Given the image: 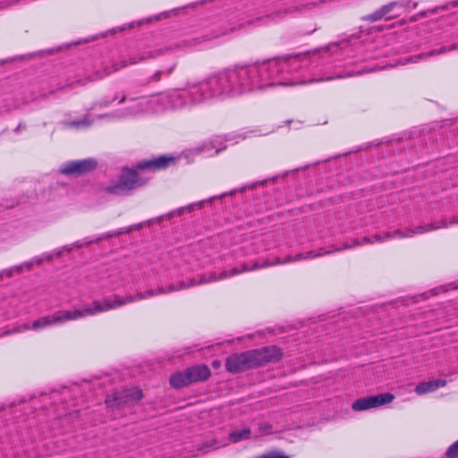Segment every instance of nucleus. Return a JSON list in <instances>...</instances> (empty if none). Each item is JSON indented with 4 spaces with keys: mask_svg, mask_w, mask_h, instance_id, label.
<instances>
[{
    "mask_svg": "<svg viewBox=\"0 0 458 458\" xmlns=\"http://www.w3.org/2000/svg\"><path fill=\"white\" fill-rule=\"evenodd\" d=\"M361 47L359 36L352 34L331 42L312 54L284 55L273 59L241 63L211 74L204 81L174 90L168 95L142 97L136 99L135 108L141 113L191 111V107L210 98H225L274 86H295L305 83L344 79L362 74L361 71L335 72L326 78H315L313 68L326 56L338 52L351 53Z\"/></svg>",
    "mask_w": 458,
    "mask_h": 458,
    "instance_id": "obj_1",
    "label": "nucleus"
},
{
    "mask_svg": "<svg viewBox=\"0 0 458 458\" xmlns=\"http://www.w3.org/2000/svg\"><path fill=\"white\" fill-rule=\"evenodd\" d=\"M267 263H272V261L266 260L264 263L260 264L259 262H252V263H244L241 266V268L234 267L231 270H224L222 272H208L195 277L181 280L175 284H169L167 286H159L156 290H148L145 293H137L136 294H128L125 296H120L118 294H114L110 296L112 306L114 309L119 308L121 306L126 305L128 303H131L134 301H141L144 299H148L156 295L160 294H167L172 292H177L188 289L190 287L209 284L213 282H217L220 280L226 279L231 276H237L243 272H250L255 269L262 268L267 267Z\"/></svg>",
    "mask_w": 458,
    "mask_h": 458,
    "instance_id": "obj_2",
    "label": "nucleus"
},
{
    "mask_svg": "<svg viewBox=\"0 0 458 458\" xmlns=\"http://www.w3.org/2000/svg\"><path fill=\"white\" fill-rule=\"evenodd\" d=\"M114 310L112 306L110 296L104 298L101 301H94L89 307L82 310H58L48 316L41 317L33 321L31 325L24 324L13 330V332L20 333L24 330H39L48 326L63 324L70 320H76L78 318L93 316L97 313L106 312Z\"/></svg>",
    "mask_w": 458,
    "mask_h": 458,
    "instance_id": "obj_3",
    "label": "nucleus"
},
{
    "mask_svg": "<svg viewBox=\"0 0 458 458\" xmlns=\"http://www.w3.org/2000/svg\"><path fill=\"white\" fill-rule=\"evenodd\" d=\"M282 356L281 349L275 345L249 350L229 355L225 360V369L233 374L242 373L277 361Z\"/></svg>",
    "mask_w": 458,
    "mask_h": 458,
    "instance_id": "obj_4",
    "label": "nucleus"
},
{
    "mask_svg": "<svg viewBox=\"0 0 458 458\" xmlns=\"http://www.w3.org/2000/svg\"><path fill=\"white\" fill-rule=\"evenodd\" d=\"M146 183L147 180L140 177L135 169L124 167L118 180L106 187V191L113 195H128Z\"/></svg>",
    "mask_w": 458,
    "mask_h": 458,
    "instance_id": "obj_5",
    "label": "nucleus"
},
{
    "mask_svg": "<svg viewBox=\"0 0 458 458\" xmlns=\"http://www.w3.org/2000/svg\"><path fill=\"white\" fill-rule=\"evenodd\" d=\"M458 224V219L454 217L453 220L447 222L445 219L441 220L440 222H434L423 225H419L416 227H408L405 229H397L393 232H387L384 235L375 234L374 238L378 242H383L388 239H403V238H411L417 234H422L425 233H428L434 230H437L440 228H445L450 225Z\"/></svg>",
    "mask_w": 458,
    "mask_h": 458,
    "instance_id": "obj_6",
    "label": "nucleus"
},
{
    "mask_svg": "<svg viewBox=\"0 0 458 458\" xmlns=\"http://www.w3.org/2000/svg\"><path fill=\"white\" fill-rule=\"evenodd\" d=\"M375 241L378 242L377 239L374 238V236L372 238L364 237L362 239V242H359L358 240L354 239L352 241V244L344 243L342 247H335L333 245L330 247V250H324V249H320L319 251L310 250V251L306 252L305 254L300 253L295 256L288 255L285 257L284 259L276 258L272 260V263H267V266H275V265H279V264L296 262V261H300V260H303V259H315L318 257H321L326 254H330V253H333L335 251H341L343 250L351 249L354 246L373 243Z\"/></svg>",
    "mask_w": 458,
    "mask_h": 458,
    "instance_id": "obj_7",
    "label": "nucleus"
},
{
    "mask_svg": "<svg viewBox=\"0 0 458 458\" xmlns=\"http://www.w3.org/2000/svg\"><path fill=\"white\" fill-rule=\"evenodd\" d=\"M143 398L141 389L138 387L114 391L106 398V406L112 410H123L135 405Z\"/></svg>",
    "mask_w": 458,
    "mask_h": 458,
    "instance_id": "obj_8",
    "label": "nucleus"
},
{
    "mask_svg": "<svg viewBox=\"0 0 458 458\" xmlns=\"http://www.w3.org/2000/svg\"><path fill=\"white\" fill-rule=\"evenodd\" d=\"M407 4L403 1H391L373 13L361 17V21L368 22H377L379 21H390L396 19L403 14Z\"/></svg>",
    "mask_w": 458,
    "mask_h": 458,
    "instance_id": "obj_9",
    "label": "nucleus"
},
{
    "mask_svg": "<svg viewBox=\"0 0 458 458\" xmlns=\"http://www.w3.org/2000/svg\"><path fill=\"white\" fill-rule=\"evenodd\" d=\"M98 162L94 157L67 161L62 164L58 172L65 175L81 176L94 171Z\"/></svg>",
    "mask_w": 458,
    "mask_h": 458,
    "instance_id": "obj_10",
    "label": "nucleus"
},
{
    "mask_svg": "<svg viewBox=\"0 0 458 458\" xmlns=\"http://www.w3.org/2000/svg\"><path fill=\"white\" fill-rule=\"evenodd\" d=\"M394 399V395L391 393L369 395L354 401L352 404V408L356 411H366L371 408H377L381 405L390 403Z\"/></svg>",
    "mask_w": 458,
    "mask_h": 458,
    "instance_id": "obj_11",
    "label": "nucleus"
},
{
    "mask_svg": "<svg viewBox=\"0 0 458 458\" xmlns=\"http://www.w3.org/2000/svg\"><path fill=\"white\" fill-rule=\"evenodd\" d=\"M264 182H265V181L259 182H254V183H251V184H249V185H246V186H242V187H241L240 189H234V190H232V191H228V192H224V193L220 194L219 196H215V197L209 198V199H207V200H201V201H199V202H197V203L191 204V205L187 206L186 208H178L177 210L173 211V212H170V213H168V214H166V215H165V216H158V217L157 218V220L158 222H161V221H163V220H164V218H165V217H166V218H170V217H172L175 213H176L177 215H179V216H180V215H182V214L183 213V211H184V210L192 211L195 208H202V207H203V205H204V203H205V202H208V201H213V200H214V199H222V198H224V197H225V196H229V195H230V196H232V195L235 194L236 192H243V191H245L247 189H253V188H254L256 185H258V184H263V183H264Z\"/></svg>",
    "mask_w": 458,
    "mask_h": 458,
    "instance_id": "obj_12",
    "label": "nucleus"
},
{
    "mask_svg": "<svg viewBox=\"0 0 458 458\" xmlns=\"http://www.w3.org/2000/svg\"><path fill=\"white\" fill-rule=\"evenodd\" d=\"M174 157L172 156L161 155L151 159H144L135 165L137 170L158 171L167 168Z\"/></svg>",
    "mask_w": 458,
    "mask_h": 458,
    "instance_id": "obj_13",
    "label": "nucleus"
},
{
    "mask_svg": "<svg viewBox=\"0 0 458 458\" xmlns=\"http://www.w3.org/2000/svg\"><path fill=\"white\" fill-rule=\"evenodd\" d=\"M226 148L227 146L223 145V142L219 141V139L217 138L209 141H205L201 145L190 149L189 152L192 155H200L215 149L214 153L208 155L209 157H214L226 149Z\"/></svg>",
    "mask_w": 458,
    "mask_h": 458,
    "instance_id": "obj_14",
    "label": "nucleus"
},
{
    "mask_svg": "<svg viewBox=\"0 0 458 458\" xmlns=\"http://www.w3.org/2000/svg\"><path fill=\"white\" fill-rule=\"evenodd\" d=\"M190 385L202 382L208 379L211 375L210 369L207 365L192 366L185 369Z\"/></svg>",
    "mask_w": 458,
    "mask_h": 458,
    "instance_id": "obj_15",
    "label": "nucleus"
},
{
    "mask_svg": "<svg viewBox=\"0 0 458 458\" xmlns=\"http://www.w3.org/2000/svg\"><path fill=\"white\" fill-rule=\"evenodd\" d=\"M53 254H43L40 257H35L30 261L23 262L20 265L11 267L13 275H21L24 270L30 271L37 265H41L44 261H50L53 259Z\"/></svg>",
    "mask_w": 458,
    "mask_h": 458,
    "instance_id": "obj_16",
    "label": "nucleus"
},
{
    "mask_svg": "<svg viewBox=\"0 0 458 458\" xmlns=\"http://www.w3.org/2000/svg\"><path fill=\"white\" fill-rule=\"evenodd\" d=\"M457 48H458V44H452L448 47H442L438 50H431V51L427 52V53H421V54H419V55H411V56L407 57V58H403V59H402L399 62V64H402V65H405V64H407L409 63H418L421 59H425V58H428L429 56H433V55H439V54H444V53H446L447 51L454 50V49H457Z\"/></svg>",
    "mask_w": 458,
    "mask_h": 458,
    "instance_id": "obj_17",
    "label": "nucleus"
},
{
    "mask_svg": "<svg viewBox=\"0 0 458 458\" xmlns=\"http://www.w3.org/2000/svg\"><path fill=\"white\" fill-rule=\"evenodd\" d=\"M307 5H298L295 4H287L283 7L277 9L271 14V17L274 21H280L284 17L294 14L297 12L301 11L303 8H306Z\"/></svg>",
    "mask_w": 458,
    "mask_h": 458,
    "instance_id": "obj_18",
    "label": "nucleus"
},
{
    "mask_svg": "<svg viewBox=\"0 0 458 458\" xmlns=\"http://www.w3.org/2000/svg\"><path fill=\"white\" fill-rule=\"evenodd\" d=\"M445 385H446V380L441 379V378L430 380L428 382H422V383H420L415 387V392H416V394L421 395V394H425L433 392V391L438 389L439 387L445 386Z\"/></svg>",
    "mask_w": 458,
    "mask_h": 458,
    "instance_id": "obj_19",
    "label": "nucleus"
},
{
    "mask_svg": "<svg viewBox=\"0 0 458 458\" xmlns=\"http://www.w3.org/2000/svg\"><path fill=\"white\" fill-rule=\"evenodd\" d=\"M188 377L185 370L178 371L171 375L170 377V385L172 387L175 389H180L190 386V382H188Z\"/></svg>",
    "mask_w": 458,
    "mask_h": 458,
    "instance_id": "obj_20",
    "label": "nucleus"
},
{
    "mask_svg": "<svg viewBox=\"0 0 458 458\" xmlns=\"http://www.w3.org/2000/svg\"><path fill=\"white\" fill-rule=\"evenodd\" d=\"M251 431L249 428L235 429L230 432L229 440L232 443H238L250 437Z\"/></svg>",
    "mask_w": 458,
    "mask_h": 458,
    "instance_id": "obj_21",
    "label": "nucleus"
},
{
    "mask_svg": "<svg viewBox=\"0 0 458 458\" xmlns=\"http://www.w3.org/2000/svg\"><path fill=\"white\" fill-rule=\"evenodd\" d=\"M93 123V120L90 119V116H84L82 118L77 119L72 122H64L62 124L66 128H87Z\"/></svg>",
    "mask_w": 458,
    "mask_h": 458,
    "instance_id": "obj_22",
    "label": "nucleus"
},
{
    "mask_svg": "<svg viewBox=\"0 0 458 458\" xmlns=\"http://www.w3.org/2000/svg\"><path fill=\"white\" fill-rule=\"evenodd\" d=\"M451 7H458V0H454L445 4L438 5L432 9L420 12L417 15L420 17H427L428 14L437 13L439 11H445L450 9Z\"/></svg>",
    "mask_w": 458,
    "mask_h": 458,
    "instance_id": "obj_23",
    "label": "nucleus"
},
{
    "mask_svg": "<svg viewBox=\"0 0 458 458\" xmlns=\"http://www.w3.org/2000/svg\"><path fill=\"white\" fill-rule=\"evenodd\" d=\"M91 243H92V242H89V241H77V242H73L72 244L65 245L61 250H56V251L52 253L54 255L53 259L54 258H59L62 255L63 250L70 252L73 249H80V248L84 247V246H89Z\"/></svg>",
    "mask_w": 458,
    "mask_h": 458,
    "instance_id": "obj_24",
    "label": "nucleus"
},
{
    "mask_svg": "<svg viewBox=\"0 0 458 458\" xmlns=\"http://www.w3.org/2000/svg\"><path fill=\"white\" fill-rule=\"evenodd\" d=\"M259 430L262 435L272 433L273 425L267 421H260L258 423Z\"/></svg>",
    "mask_w": 458,
    "mask_h": 458,
    "instance_id": "obj_25",
    "label": "nucleus"
},
{
    "mask_svg": "<svg viewBox=\"0 0 458 458\" xmlns=\"http://www.w3.org/2000/svg\"><path fill=\"white\" fill-rule=\"evenodd\" d=\"M175 65H176V64L174 62V63L171 64V66H170L167 70H165V71H157V72H156L152 75V77H151V81H159V80H160L161 75H162V74H164V73H165L166 75H170V74L173 72V71H174V69Z\"/></svg>",
    "mask_w": 458,
    "mask_h": 458,
    "instance_id": "obj_26",
    "label": "nucleus"
},
{
    "mask_svg": "<svg viewBox=\"0 0 458 458\" xmlns=\"http://www.w3.org/2000/svg\"><path fill=\"white\" fill-rule=\"evenodd\" d=\"M447 458L458 457V440L452 444L445 452Z\"/></svg>",
    "mask_w": 458,
    "mask_h": 458,
    "instance_id": "obj_27",
    "label": "nucleus"
},
{
    "mask_svg": "<svg viewBox=\"0 0 458 458\" xmlns=\"http://www.w3.org/2000/svg\"><path fill=\"white\" fill-rule=\"evenodd\" d=\"M19 200L12 199H3L0 202V208H14L16 205L19 204Z\"/></svg>",
    "mask_w": 458,
    "mask_h": 458,
    "instance_id": "obj_28",
    "label": "nucleus"
},
{
    "mask_svg": "<svg viewBox=\"0 0 458 458\" xmlns=\"http://www.w3.org/2000/svg\"><path fill=\"white\" fill-rule=\"evenodd\" d=\"M112 237H117V233H115L114 231H112V232H108L105 234H102L100 235L99 237L96 238L95 240H92V243L93 242H98L102 240H106V239H109V238H112Z\"/></svg>",
    "mask_w": 458,
    "mask_h": 458,
    "instance_id": "obj_29",
    "label": "nucleus"
},
{
    "mask_svg": "<svg viewBox=\"0 0 458 458\" xmlns=\"http://www.w3.org/2000/svg\"><path fill=\"white\" fill-rule=\"evenodd\" d=\"M140 227H141V224H139V225L129 226L127 228H121V229L116 230L114 232H115V233H117V236H119V235H121L123 233H130L132 229H140Z\"/></svg>",
    "mask_w": 458,
    "mask_h": 458,
    "instance_id": "obj_30",
    "label": "nucleus"
},
{
    "mask_svg": "<svg viewBox=\"0 0 458 458\" xmlns=\"http://www.w3.org/2000/svg\"><path fill=\"white\" fill-rule=\"evenodd\" d=\"M14 275H13V272L12 270V267L3 269V270L0 271V281H2L3 278H4V277L11 278Z\"/></svg>",
    "mask_w": 458,
    "mask_h": 458,
    "instance_id": "obj_31",
    "label": "nucleus"
},
{
    "mask_svg": "<svg viewBox=\"0 0 458 458\" xmlns=\"http://www.w3.org/2000/svg\"><path fill=\"white\" fill-rule=\"evenodd\" d=\"M404 4H407L406 9L403 11V13H408L409 11L412 9H416L418 6V2L412 1V0H403Z\"/></svg>",
    "mask_w": 458,
    "mask_h": 458,
    "instance_id": "obj_32",
    "label": "nucleus"
},
{
    "mask_svg": "<svg viewBox=\"0 0 458 458\" xmlns=\"http://www.w3.org/2000/svg\"><path fill=\"white\" fill-rule=\"evenodd\" d=\"M380 144V142L377 141V142H371V143H368V144H365L364 146H361L358 149H356L354 152H358L360 150H365V149H368L371 146H378Z\"/></svg>",
    "mask_w": 458,
    "mask_h": 458,
    "instance_id": "obj_33",
    "label": "nucleus"
},
{
    "mask_svg": "<svg viewBox=\"0 0 458 458\" xmlns=\"http://www.w3.org/2000/svg\"><path fill=\"white\" fill-rule=\"evenodd\" d=\"M199 44V39H192L189 42H186L185 43V47H193V48H196L197 47V45Z\"/></svg>",
    "mask_w": 458,
    "mask_h": 458,
    "instance_id": "obj_34",
    "label": "nucleus"
},
{
    "mask_svg": "<svg viewBox=\"0 0 458 458\" xmlns=\"http://www.w3.org/2000/svg\"><path fill=\"white\" fill-rule=\"evenodd\" d=\"M21 128H22L21 123H19V124L14 128V131H20Z\"/></svg>",
    "mask_w": 458,
    "mask_h": 458,
    "instance_id": "obj_35",
    "label": "nucleus"
},
{
    "mask_svg": "<svg viewBox=\"0 0 458 458\" xmlns=\"http://www.w3.org/2000/svg\"><path fill=\"white\" fill-rule=\"evenodd\" d=\"M153 56H154L153 55H148V56L143 55L142 57H140V59L150 58V57H153Z\"/></svg>",
    "mask_w": 458,
    "mask_h": 458,
    "instance_id": "obj_36",
    "label": "nucleus"
},
{
    "mask_svg": "<svg viewBox=\"0 0 458 458\" xmlns=\"http://www.w3.org/2000/svg\"><path fill=\"white\" fill-rule=\"evenodd\" d=\"M316 30H317V28H313L312 30H310V31H308V32H307V34H310V33L314 32Z\"/></svg>",
    "mask_w": 458,
    "mask_h": 458,
    "instance_id": "obj_37",
    "label": "nucleus"
},
{
    "mask_svg": "<svg viewBox=\"0 0 458 458\" xmlns=\"http://www.w3.org/2000/svg\"><path fill=\"white\" fill-rule=\"evenodd\" d=\"M293 123V120H287V121L285 122V123H286V124H291V123Z\"/></svg>",
    "mask_w": 458,
    "mask_h": 458,
    "instance_id": "obj_38",
    "label": "nucleus"
},
{
    "mask_svg": "<svg viewBox=\"0 0 458 458\" xmlns=\"http://www.w3.org/2000/svg\"><path fill=\"white\" fill-rule=\"evenodd\" d=\"M136 63H137V61H134V60L131 62V64H136Z\"/></svg>",
    "mask_w": 458,
    "mask_h": 458,
    "instance_id": "obj_39",
    "label": "nucleus"
}]
</instances>
